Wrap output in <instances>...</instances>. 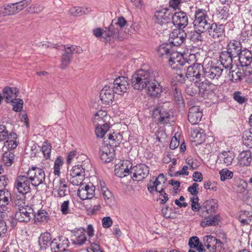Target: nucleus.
I'll return each instance as SVG.
<instances>
[{"mask_svg":"<svg viewBox=\"0 0 252 252\" xmlns=\"http://www.w3.org/2000/svg\"><path fill=\"white\" fill-rule=\"evenodd\" d=\"M233 98L239 104L246 103L248 98L240 91H235L233 94Z\"/></svg>","mask_w":252,"mask_h":252,"instance_id":"603ef678","label":"nucleus"},{"mask_svg":"<svg viewBox=\"0 0 252 252\" xmlns=\"http://www.w3.org/2000/svg\"><path fill=\"white\" fill-rule=\"evenodd\" d=\"M15 155L12 152H5L2 156V160L6 166H10L14 162Z\"/></svg>","mask_w":252,"mask_h":252,"instance_id":"8fccbe9b","label":"nucleus"},{"mask_svg":"<svg viewBox=\"0 0 252 252\" xmlns=\"http://www.w3.org/2000/svg\"><path fill=\"white\" fill-rule=\"evenodd\" d=\"M219 173L221 181H224L227 179H231L233 176V172L227 169H223L220 171Z\"/></svg>","mask_w":252,"mask_h":252,"instance_id":"13d9d810","label":"nucleus"},{"mask_svg":"<svg viewBox=\"0 0 252 252\" xmlns=\"http://www.w3.org/2000/svg\"><path fill=\"white\" fill-rule=\"evenodd\" d=\"M194 31H191L189 33V38L194 42H201L204 39V36L202 33L204 32L199 31L197 29L194 28Z\"/></svg>","mask_w":252,"mask_h":252,"instance_id":"58836bf2","label":"nucleus"},{"mask_svg":"<svg viewBox=\"0 0 252 252\" xmlns=\"http://www.w3.org/2000/svg\"><path fill=\"white\" fill-rule=\"evenodd\" d=\"M203 113L198 106L191 107L188 112V120L192 125H196L201 121Z\"/></svg>","mask_w":252,"mask_h":252,"instance_id":"5701e85b","label":"nucleus"},{"mask_svg":"<svg viewBox=\"0 0 252 252\" xmlns=\"http://www.w3.org/2000/svg\"><path fill=\"white\" fill-rule=\"evenodd\" d=\"M187 68L186 77L189 81L194 83L201 81L204 78L203 66L198 63H194L192 65L186 66Z\"/></svg>","mask_w":252,"mask_h":252,"instance_id":"20e7f679","label":"nucleus"},{"mask_svg":"<svg viewBox=\"0 0 252 252\" xmlns=\"http://www.w3.org/2000/svg\"><path fill=\"white\" fill-rule=\"evenodd\" d=\"M131 173H133L132 178H134L135 180L140 181L145 179L149 173V168L145 164L140 163L132 167L130 166Z\"/></svg>","mask_w":252,"mask_h":252,"instance_id":"f8f14e48","label":"nucleus"},{"mask_svg":"<svg viewBox=\"0 0 252 252\" xmlns=\"http://www.w3.org/2000/svg\"><path fill=\"white\" fill-rule=\"evenodd\" d=\"M63 164V158L61 157H58L54 162V173L55 175L59 176L60 169Z\"/></svg>","mask_w":252,"mask_h":252,"instance_id":"5fc2aeb1","label":"nucleus"},{"mask_svg":"<svg viewBox=\"0 0 252 252\" xmlns=\"http://www.w3.org/2000/svg\"><path fill=\"white\" fill-rule=\"evenodd\" d=\"M220 160L223 159V163L228 166L231 164L234 158V155L230 151L222 152L219 156Z\"/></svg>","mask_w":252,"mask_h":252,"instance_id":"79ce46f5","label":"nucleus"},{"mask_svg":"<svg viewBox=\"0 0 252 252\" xmlns=\"http://www.w3.org/2000/svg\"><path fill=\"white\" fill-rule=\"evenodd\" d=\"M204 70V77L211 79H218L221 75L223 71V67L217 66L215 63L211 64L205 68Z\"/></svg>","mask_w":252,"mask_h":252,"instance_id":"aec40b11","label":"nucleus"},{"mask_svg":"<svg viewBox=\"0 0 252 252\" xmlns=\"http://www.w3.org/2000/svg\"><path fill=\"white\" fill-rule=\"evenodd\" d=\"M158 76V72L156 70L140 69L132 75L131 84L134 89L143 90L153 77Z\"/></svg>","mask_w":252,"mask_h":252,"instance_id":"f03ea898","label":"nucleus"},{"mask_svg":"<svg viewBox=\"0 0 252 252\" xmlns=\"http://www.w3.org/2000/svg\"><path fill=\"white\" fill-rule=\"evenodd\" d=\"M18 90L14 87H5L2 90V96L6 103L14 102L18 96Z\"/></svg>","mask_w":252,"mask_h":252,"instance_id":"bb28decb","label":"nucleus"},{"mask_svg":"<svg viewBox=\"0 0 252 252\" xmlns=\"http://www.w3.org/2000/svg\"><path fill=\"white\" fill-rule=\"evenodd\" d=\"M19 211L16 212L15 217L19 222H28L33 216V210L30 206H27L26 208L22 207L19 209Z\"/></svg>","mask_w":252,"mask_h":252,"instance_id":"412c9836","label":"nucleus"},{"mask_svg":"<svg viewBox=\"0 0 252 252\" xmlns=\"http://www.w3.org/2000/svg\"><path fill=\"white\" fill-rule=\"evenodd\" d=\"M69 242L67 238L61 236L58 239H54L52 243L53 252H63L69 247Z\"/></svg>","mask_w":252,"mask_h":252,"instance_id":"4be33fe9","label":"nucleus"},{"mask_svg":"<svg viewBox=\"0 0 252 252\" xmlns=\"http://www.w3.org/2000/svg\"><path fill=\"white\" fill-rule=\"evenodd\" d=\"M27 174L32 185L34 187H38L45 181V174L42 168L32 166L29 168Z\"/></svg>","mask_w":252,"mask_h":252,"instance_id":"39448f33","label":"nucleus"},{"mask_svg":"<svg viewBox=\"0 0 252 252\" xmlns=\"http://www.w3.org/2000/svg\"><path fill=\"white\" fill-rule=\"evenodd\" d=\"M233 58L234 57L230 55L227 51H222L220 56V65L225 69L229 68L232 65Z\"/></svg>","mask_w":252,"mask_h":252,"instance_id":"c756f323","label":"nucleus"},{"mask_svg":"<svg viewBox=\"0 0 252 252\" xmlns=\"http://www.w3.org/2000/svg\"><path fill=\"white\" fill-rule=\"evenodd\" d=\"M91 11L88 8L73 7L69 10V13L72 16H80L83 14H87Z\"/></svg>","mask_w":252,"mask_h":252,"instance_id":"a18cd8bd","label":"nucleus"},{"mask_svg":"<svg viewBox=\"0 0 252 252\" xmlns=\"http://www.w3.org/2000/svg\"><path fill=\"white\" fill-rule=\"evenodd\" d=\"M114 93L109 85L105 86L100 92V98L104 104L109 105L114 98Z\"/></svg>","mask_w":252,"mask_h":252,"instance_id":"b1692460","label":"nucleus"},{"mask_svg":"<svg viewBox=\"0 0 252 252\" xmlns=\"http://www.w3.org/2000/svg\"><path fill=\"white\" fill-rule=\"evenodd\" d=\"M12 15H13V12L12 11L11 3L3 5L0 7V17H4Z\"/></svg>","mask_w":252,"mask_h":252,"instance_id":"6e6d98bb","label":"nucleus"},{"mask_svg":"<svg viewBox=\"0 0 252 252\" xmlns=\"http://www.w3.org/2000/svg\"><path fill=\"white\" fill-rule=\"evenodd\" d=\"M193 18V28L200 32H207L213 38H219L224 34V25L215 23L209 10L196 8Z\"/></svg>","mask_w":252,"mask_h":252,"instance_id":"f257e3e1","label":"nucleus"},{"mask_svg":"<svg viewBox=\"0 0 252 252\" xmlns=\"http://www.w3.org/2000/svg\"><path fill=\"white\" fill-rule=\"evenodd\" d=\"M243 142L244 145L252 148V127L249 130H245L243 135Z\"/></svg>","mask_w":252,"mask_h":252,"instance_id":"de8ad7c7","label":"nucleus"},{"mask_svg":"<svg viewBox=\"0 0 252 252\" xmlns=\"http://www.w3.org/2000/svg\"><path fill=\"white\" fill-rule=\"evenodd\" d=\"M203 242L207 249L213 252H222L225 249L224 243L212 235L204 236Z\"/></svg>","mask_w":252,"mask_h":252,"instance_id":"423d86ee","label":"nucleus"},{"mask_svg":"<svg viewBox=\"0 0 252 252\" xmlns=\"http://www.w3.org/2000/svg\"><path fill=\"white\" fill-rule=\"evenodd\" d=\"M127 162V161L125 162L123 161L122 164L116 166L115 173L117 176L123 178L131 173V169L128 168V166L126 164Z\"/></svg>","mask_w":252,"mask_h":252,"instance_id":"7c9ffc66","label":"nucleus"},{"mask_svg":"<svg viewBox=\"0 0 252 252\" xmlns=\"http://www.w3.org/2000/svg\"><path fill=\"white\" fill-rule=\"evenodd\" d=\"M87 240V238L85 233L83 232L79 233L76 232L71 236V241L75 245L78 246H82Z\"/></svg>","mask_w":252,"mask_h":252,"instance_id":"c9c22d12","label":"nucleus"},{"mask_svg":"<svg viewBox=\"0 0 252 252\" xmlns=\"http://www.w3.org/2000/svg\"><path fill=\"white\" fill-rule=\"evenodd\" d=\"M169 63L172 69L180 70L186 64H189L187 58H185L182 54L178 52H172L171 56L169 59Z\"/></svg>","mask_w":252,"mask_h":252,"instance_id":"ddd939ff","label":"nucleus"},{"mask_svg":"<svg viewBox=\"0 0 252 252\" xmlns=\"http://www.w3.org/2000/svg\"><path fill=\"white\" fill-rule=\"evenodd\" d=\"M217 209V204L215 199L208 200L204 202L200 206L198 215L204 218H208L215 214Z\"/></svg>","mask_w":252,"mask_h":252,"instance_id":"9d476101","label":"nucleus"},{"mask_svg":"<svg viewBox=\"0 0 252 252\" xmlns=\"http://www.w3.org/2000/svg\"><path fill=\"white\" fill-rule=\"evenodd\" d=\"M38 242L40 251L47 252H53L52 247L53 240H52L50 233L48 232L42 233L38 238Z\"/></svg>","mask_w":252,"mask_h":252,"instance_id":"4468645a","label":"nucleus"},{"mask_svg":"<svg viewBox=\"0 0 252 252\" xmlns=\"http://www.w3.org/2000/svg\"><path fill=\"white\" fill-rule=\"evenodd\" d=\"M106 29V31L102 30L100 28L95 29L93 30V33L97 38L102 36L104 38V42H107L110 41L111 39L112 38V35L110 34L111 31L109 29V27Z\"/></svg>","mask_w":252,"mask_h":252,"instance_id":"473e14b6","label":"nucleus"},{"mask_svg":"<svg viewBox=\"0 0 252 252\" xmlns=\"http://www.w3.org/2000/svg\"><path fill=\"white\" fill-rule=\"evenodd\" d=\"M126 21L123 17H120L118 19H113L110 25L109 26V29L111 31L112 38H119V32L122 28L126 24Z\"/></svg>","mask_w":252,"mask_h":252,"instance_id":"f3484780","label":"nucleus"},{"mask_svg":"<svg viewBox=\"0 0 252 252\" xmlns=\"http://www.w3.org/2000/svg\"><path fill=\"white\" fill-rule=\"evenodd\" d=\"M80 186L78 191V196L83 200L93 198L94 196L95 187L92 184Z\"/></svg>","mask_w":252,"mask_h":252,"instance_id":"a211bd4d","label":"nucleus"},{"mask_svg":"<svg viewBox=\"0 0 252 252\" xmlns=\"http://www.w3.org/2000/svg\"><path fill=\"white\" fill-rule=\"evenodd\" d=\"M173 99L178 104H180L183 100V97L180 90L175 88L172 93Z\"/></svg>","mask_w":252,"mask_h":252,"instance_id":"680f3d73","label":"nucleus"},{"mask_svg":"<svg viewBox=\"0 0 252 252\" xmlns=\"http://www.w3.org/2000/svg\"><path fill=\"white\" fill-rule=\"evenodd\" d=\"M7 140L4 143L5 146L7 147L9 151L15 149L17 146L16 139L11 138H7Z\"/></svg>","mask_w":252,"mask_h":252,"instance_id":"052dcab7","label":"nucleus"},{"mask_svg":"<svg viewBox=\"0 0 252 252\" xmlns=\"http://www.w3.org/2000/svg\"><path fill=\"white\" fill-rule=\"evenodd\" d=\"M7 138H17V134L14 132L8 134L6 127L3 125H0V141H4Z\"/></svg>","mask_w":252,"mask_h":252,"instance_id":"c03bdc74","label":"nucleus"},{"mask_svg":"<svg viewBox=\"0 0 252 252\" xmlns=\"http://www.w3.org/2000/svg\"><path fill=\"white\" fill-rule=\"evenodd\" d=\"M158 77H153L145 88L148 95L152 98H159L163 91L162 86L158 81Z\"/></svg>","mask_w":252,"mask_h":252,"instance_id":"0eeeda50","label":"nucleus"},{"mask_svg":"<svg viewBox=\"0 0 252 252\" xmlns=\"http://www.w3.org/2000/svg\"><path fill=\"white\" fill-rule=\"evenodd\" d=\"M155 21L156 23L161 26H166L171 25L172 13L168 9H162L157 11L154 16Z\"/></svg>","mask_w":252,"mask_h":252,"instance_id":"1a4fd4ad","label":"nucleus"},{"mask_svg":"<svg viewBox=\"0 0 252 252\" xmlns=\"http://www.w3.org/2000/svg\"><path fill=\"white\" fill-rule=\"evenodd\" d=\"M80 175L71 177L69 179L70 183L74 186H80L83 185L82 183L85 178V174Z\"/></svg>","mask_w":252,"mask_h":252,"instance_id":"4d7b16f0","label":"nucleus"},{"mask_svg":"<svg viewBox=\"0 0 252 252\" xmlns=\"http://www.w3.org/2000/svg\"><path fill=\"white\" fill-rule=\"evenodd\" d=\"M199 198L197 196L196 197H192L190 199L191 202V209L194 212H197L198 214L199 213L200 205L198 203Z\"/></svg>","mask_w":252,"mask_h":252,"instance_id":"338daca9","label":"nucleus"},{"mask_svg":"<svg viewBox=\"0 0 252 252\" xmlns=\"http://www.w3.org/2000/svg\"><path fill=\"white\" fill-rule=\"evenodd\" d=\"M43 9V6L40 4H32L29 7L27 10L30 13H38Z\"/></svg>","mask_w":252,"mask_h":252,"instance_id":"0e129e2a","label":"nucleus"},{"mask_svg":"<svg viewBox=\"0 0 252 252\" xmlns=\"http://www.w3.org/2000/svg\"><path fill=\"white\" fill-rule=\"evenodd\" d=\"M206 220H204L201 221L200 225L203 227H205L208 226H215L218 224L220 221V216L219 214L215 216L209 218H206Z\"/></svg>","mask_w":252,"mask_h":252,"instance_id":"37998d69","label":"nucleus"},{"mask_svg":"<svg viewBox=\"0 0 252 252\" xmlns=\"http://www.w3.org/2000/svg\"><path fill=\"white\" fill-rule=\"evenodd\" d=\"M85 164L86 163H84L83 160H82L81 164H77L73 166L69 171L70 177L81 175L80 174H85V170H86Z\"/></svg>","mask_w":252,"mask_h":252,"instance_id":"a19ab883","label":"nucleus"},{"mask_svg":"<svg viewBox=\"0 0 252 252\" xmlns=\"http://www.w3.org/2000/svg\"><path fill=\"white\" fill-rule=\"evenodd\" d=\"M241 66L250 65L252 62V52L251 51L244 48L238 56Z\"/></svg>","mask_w":252,"mask_h":252,"instance_id":"a878e982","label":"nucleus"},{"mask_svg":"<svg viewBox=\"0 0 252 252\" xmlns=\"http://www.w3.org/2000/svg\"><path fill=\"white\" fill-rule=\"evenodd\" d=\"M171 36L172 40H171L169 43L175 46L181 45L185 41L187 36L184 31H181L179 29L174 30Z\"/></svg>","mask_w":252,"mask_h":252,"instance_id":"393cba45","label":"nucleus"},{"mask_svg":"<svg viewBox=\"0 0 252 252\" xmlns=\"http://www.w3.org/2000/svg\"><path fill=\"white\" fill-rule=\"evenodd\" d=\"M244 68L239 66L233 68L231 66L227 74L229 81L234 83L240 82L244 78Z\"/></svg>","mask_w":252,"mask_h":252,"instance_id":"6ab92c4d","label":"nucleus"},{"mask_svg":"<svg viewBox=\"0 0 252 252\" xmlns=\"http://www.w3.org/2000/svg\"><path fill=\"white\" fill-rule=\"evenodd\" d=\"M153 117L159 124H164L169 123V112L164 107L163 104H159L153 110Z\"/></svg>","mask_w":252,"mask_h":252,"instance_id":"6e6552de","label":"nucleus"},{"mask_svg":"<svg viewBox=\"0 0 252 252\" xmlns=\"http://www.w3.org/2000/svg\"><path fill=\"white\" fill-rule=\"evenodd\" d=\"M110 126L107 123L104 124H98L95 128V132L97 137L102 138L108 130L109 129Z\"/></svg>","mask_w":252,"mask_h":252,"instance_id":"49530a36","label":"nucleus"},{"mask_svg":"<svg viewBox=\"0 0 252 252\" xmlns=\"http://www.w3.org/2000/svg\"><path fill=\"white\" fill-rule=\"evenodd\" d=\"M188 17L186 13L183 11L172 13L171 23L180 30L185 28L188 24Z\"/></svg>","mask_w":252,"mask_h":252,"instance_id":"dca6fc26","label":"nucleus"},{"mask_svg":"<svg viewBox=\"0 0 252 252\" xmlns=\"http://www.w3.org/2000/svg\"><path fill=\"white\" fill-rule=\"evenodd\" d=\"M252 161V153L250 151H243L239 154V163L241 166H249Z\"/></svg>","mask_w":252,"mask_h":252,"instance_id":"2f4dec72","label":"nucleus"},{"mask_svg":"<svg viewBox=\"0 0 252 252\" xmlns=\"http://www.w3.org/2000/svg\"><path fill=\"white\" fill-rule=\"evenodd\" d=\"M191 137L196 139L198 143H202L204 142L205 139V133L204 130L199 128L196 127L193 129L191 133Z\"/></svg>","mask_w":252,"mask_h":252,"instance_id":"e433bc0d","label":"nucleus"},{"mask_svg":"<svg viewBox=\"0 0 252 252\" xmlns=\"http://www.w3.org/2000/svg\"><path fill=\"white\" fill-rule=\"evenodd\" d=\"M250 212L248 211H243L242 212L239 217V220L243 225L249 224L251 222V218H245V216L247 215L248 217V215H249Z\"/></svg>","mask_w":252,"mask_h":252,"instance_id":"e2e57ef3","label":"nucleus"},{"mask_svg":"<svg viewBox=\"0 0 252 252\" xmlns=\"http://www.w3.org/2000/svg\"><path fill=\"white\" fill-rule=\"evenodd\" d=\"M33 216L35 222L46 221L49 218L48 213L44 210L38 211Z\"/></svg>","mask_w":252,"mask_h":252,"instance_id":"09e8293b","label":"nucleus"},{"mask_svg":"<svg viewBox=\"0 0 252 252\" xmlns=\"http://www.w3.org/2000/svg\"><path fill=\"white\" fill-rule=\"evenodd\" d=\"M14 187L16 189L18 193L26 194L30 192V181L27 176L20 175L16 180Z\"/></svg>","mask_w":252,"mask_h":252,"instance_id":"2eb2a0df","label":"nucleus"},{"mask_svg":"<svg viewBox=\"0 0 252 252\" xmlns=\"http://www.w3.org/2000/svg\"><path fill=\"white\" fill-rule=\"evenodd\" d=\"M242 49L241 42L235 40H230L226 48V51L234 58L239 56Z\"/></svg>","mask_w":252,"mask_h":252,"instance_id":"cd10ccee","label":"nucleus"},{"mask_svg":"<svg viewBox=\"0 0 252 252\" xmlns=\"http://www.w3.org/2000/svg\"><path fill=\"white\" fill-rule=\"evenodd\" d=\"M12 200L14 204L19 208L24 207L26 204V194L15 192Z\"/></svg>","mask_w":252,"mask_h":252,"instance_id":"ea45409f","label":"nucleus"},{"mask_svg":"<svg viewBox=\"0 0 252 252\" xmlns=\"http://www.w3.org/2000/svg\"><path fill=\"white\" fill-rule=\"evenodd\" d=\"M244 77H246L248 79L251 81H252V67L250 66V65L247 66H244Z\"/></svg>","mask_w":252,"mask_h":252,"instance_id":"774afa93","label":"nucleus"},{"mask_svg":"<svg viewBox=\"0 0 252 252\" xmlns=\"http://www.w3.org/2000/svg\"><path fill=\"white\" fill-rule=\"evenodd\" d=\"M116 94H122L129 88L127 79L124 76H119L114 80L113 83L109 85Z\"/></svg>","mask_w":252,"mask_h":252,"instance_id":"9b49d317","label":"nucleus"},{"mask_svg":"<svg viewBox=\"0 0 252 252\" xmlns=\"http://www.w3.org/2000/svg\"><path fill=\"white\" fill-rule=\"evenodd\" d=\"M157 52L160 57L163 56L171 57L172 53L174 52L170 43H164L159 46L157 49Z\"/></svg>","mask_w":252,"mask_h":252,"instance_id":"72a5a7b5","label":"nucleus"},{"mask_svg":"<svg viewBox=\"0 0 252 252\" xmlns=\"http://www.w3.org/2000/svg\"><path fill=\"white\" fill-rule=\"evenodd\" d=\"M215 88V85L208 80H205L199 84L198 88L200 92L204 94H208L212 92Z\"/></svg>","mask_w":252,"mask_h":252,"instance_id":"4c0bfd02","label":"nucleus"},{"mask_svg":"<svg viewBox=\"0 0 252 252\" xmlns=\"http://www.w3.org/2000/svg\"><path fill=\"white\" fill-rule=\"evenodd\" d=\"M240 40L242 43H248L249 45L251 44V41L252 40V34L250 31H244L242 32L240 36Z\"/></svg>","mask_w":252,"mask_h":252,"instance_id":"bf43d9fd","label":"nucleus"},{"mask_svg":"<svg viewBox=\"0 0 252 252\" xmlns=\"http://www.w3.org/2000/svg\"><path fill=\"white\" fill-rule=\"evenodd\" d=\"M161 182H162V181L157 178H156L154 182L150 181V183L147 185L148 191L151 193H152L154 190L156 191H158V186L161 184Z\"/></svg>","mask_w":252,"mask_h":252,"instance_id":"864d4df0","label":"nucleus"},{"mask_svg":"<svg viewBox=\"0 0 252 252\" xmlns=\"http://www.w3.org/2000/svg\"><path fill=\"white\" fill-rule=\"evenodd\" d=\"M12 103L13 110L15 112H20L23 105V101L21 99H15L14 102H11Z\"/></svg>","mask_w":252,"mask_h":252,"instance_id":"69168bd1","label":"nucleus"},{"mask_svg":"<svg viewBox=\"0 0 252 252\" xmlns=\"http://www.w3.org/2000/svg\"><path fill=\"white\" fill-rule=\"evenodd\" d=\"M12 200L10 192L6 189L0 190V207H4Z\"/></svg>","mask_w":252,"mask_h":252,"instance_id":"f704fd0d","label":"nucleus"},{"mask_svg":"<svg viewBox=\"0 0 252 252\" xmlns=\"http://www.w3.org/2000/svg\"><path fill=\"white\" fill-rule=\"evenodd\" d=\"M56 48L64 51L63 53L62 54L60 65V68L63 70L65 69L70 63L73 54L79 53L82 51L80 47L73 45L71 46L61 45L58 46V47L56 46Z\"/></svg>","mask_w":252,"mask_h":252,"instance_id":"7ed1b4c3","label":"nucleus"},{"mask_svg":"<svg viewBox=\"0 0 252 252\" xmlns=\"http://www.w3.org/2000/svg\"><path fill=\"white\" fill-rule=\"evenodd\" d=\"M51 148V144L47 141H45L43 143L41 150L46 159H50Z\"/></svg>","mask_w":252,"mask_h":252,"instance_id":"3c124183","label":"nucleus"},{"mask_svg":"<svg viewBox=\"0 0 252 252\" xmlns=\"http://www.w3.org/2000/svg\"><path fill=\"white\" fill-rule=\"evenodd\" d=\"M114 152L113 149L110 150L107 146L102 147L99 152L100 159L105 163L111 161L114 158Z\"/></svg>","mask_w":252,"mask_h":252,"instance_id":"c85d7f7f","label":"nucleus"}]
</instances>
